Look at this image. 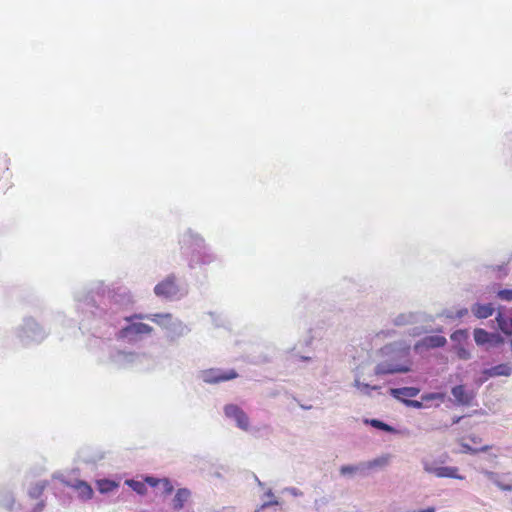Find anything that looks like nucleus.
<instances>
[{"mask_svg": "<svg viewBox=\"0 0 512 512\" xmlns=\"http://www.w3.org/2000/svg\"><path fill=\"white\" fill-rule=\"evenodd\" d=\"M381 354L389 359L380 362L375 368V374L386 375L406 372L409 370L407 366L408 348H398L395 345H386L380 350Z\"/></svg>", "mask_w": 512, "mask_h": 512, "instance_id": "1", "label": "nucleus"}, {"mask_svg": "<svg viewBox=\"0 0 512 512\" xmlns=\"http://www.w3.org/2000/svg\"><path fill=\"white\" fill-rule=\"evenodd\" d=\"M145 318H147V315L143 314H133L129 317H125V320L130 324L120 329L118 337L127 339L135 336L151 334L154 330L152 326L138 322V320H143Z\"/></svg>", "mask_w": 512, "mask_h": 512, "instance_id": "2", "label": "nucleus"}, {"mask_svg": "<svg viewBox=\"0 0 512 512\" xmlns=\"http://www.w3.org/2000/svg\"><path fill=\"white\" fill-rule=\"evenodd\" d=\"M475 343L478 346H486V350L499 347L504 344V337L497 332H488L483 328H475L473 331Z\"/></svg>", "mask_w": 512, "mask_h": 512, "instance_id": "3", "label": "nucleus"}, {"mask_svg": "<svg viewBox=\"0 0 512 512\" xmlns=\"http://www.w3.org/2000/svg\"><path fill=\"white\" fill-rule=\"evenodd\" d=\"M424 470L428 473L434 474L437 477L443 478H455V479H464L463 476L459 475L458 468L453 466H440L436 462H429L427 460L423 461Z\"/></svg>", "mask_w": 512, "mask_h": 512, "instance_id": "4", "label": "nucleus"}, {"mask_svg": "<svg viewBox=\"0 0 512 512\" xmlns=\"http://www.w3.org/2000/svg\"><path fill=\"white\" fill-rule=\"evenodd\" d=\"M238 377V373L233 370H221L211 368L203 371V380L209 384H217L224 381H229Z\"/></svg>", "mask_w": 512, "mask_h": 512, "instance_id": "5", "label": "nucleus"}, {"mask_svg": "<svg viewBox=\"0 0 512 512\" xmlns=\"http://www.w3.org/2000/svg\"><path fill=\"white\" fill-rule=\"evenodd\" d=\"M224 413L228 418L234 419L240 429L245 431L249 429V418L239 406L228 404L224 407Z\"/></svg>", "mask_w": 512, "mask_h": 512, "instance_id": "6", "label": "nucleus"}, {"mask_svg": "<svg viewBox=\"0 0 512 512\" xmlns=\"http://www.w3.org/2000/svg\"><path fill=\"white\" fill-rule=\"evenodd\" d=\"M154 292L159 297L170 298L178 293V286L174 275H169L166 279L158 283Z\"/></svg>", "mask_w": 512, "mask_h": 512, "instance_id": "7", "label": "nucleus"}, {"mask_svg": "<svg viewBox=\"0 0 512 512\" xmlns=\"http://www.w3.org/2000/svg\"><path fill=\"white\" fill-rule=\"evenodd\" d=\"M451 394L455 399V404L459 406H470L475 398L474 391L468 390L465 385L452 387Z\"/></svg>", "mask_w": 512, "mask_h": 512, "instance_id": "8", "label": "nucleus"}, {"mask_svg": "<svg viewBox=\"0 0 512 512\" xmlns=\"http://www.w3.org/2000/svg\"><path fill=\"white\" fill-rule=\"evenodd\" d=\"M390 394L407 405L416 406V400L413 399L416 397V388L414 387L392 388Z\"/></svg>", "mask_w": 512, "mask_h": 512, "instance_id": "9", "label": "nucleus"}, {"mask_svg": "<svg viewBox=\"0 0 512 512\" xmlns=\"http://www.w3.org/2000/svg\"><path fill=\"white\" fill-rule=\"evenodd\" d=\"M447 343V340L444 336L439 335H430L425 336L421 340L418 341V349L419 348H426V349H433V348H439L443 347Z\"/></svg>", "mask_w": 512, "mask_h": 512, "instance_id": "10", "label": "nucleus"}, {"mask_svg": "<svg viewBox=\"0 0 512 512\" xmlns=\"http://www.w3.org/2000/svg\"><path fill=\"white\" fill-rule=\"evenodd\" d=\"M486 378L497 376H510L512 374V365L510 363H501L491 368L484 369L482 372Z\"/></svg>", "mask_w": 512, "mask_h": 512, "instance_id": "11", "label": "nucleus"}, {"mask_svg": "<svg viewBox=\"0 0 512 512\" xmlns=\"http://www.w3.org/2000/svg\"><path fill=\"white\" fill-rule=\"evenodd\" d=\"M498 329L506 336L512 337V316H507L501 311L495 317Z\"/></svg>", "mask_w": 512, "mask_h": 512, "instance_id": "12", "label": "nucleus"}, {"mask_svg": "<svg viewBox=\"0 0 512 512\" xmlns=\"http://www.w3.org/2000/svg\"><path fill=\"white\" fill-rule=\"evenodd\" d=\"M495 311V308L493 304L487 303V304H481V303H475L471 307V312L473 315L478 319H486L493 315Z\"/></svg>", "mask_w": 512, "mask_h": 512, "instance_id": "13", "label": "nucleus"}, {"mask_svg": "<svg viewBox=\"0 0 512 512\" xmlns=\"http://www.w3.org/2000/svg\"><path fill=\"white\" fill-rule=\"evenodd\" d=\"M191 496V492L186 488L178 489L173 501H172V507L175 511H180L185 503L189 500Z\"/></svg>", "mask_w": 512, "mask_h": 512, "instance_id": "14", "label": "nucleus"}, {"mask_svg": "<svg viewBox=\"0 0 512 512\" xmlns=\"http://www.w3.org/2000/svg\"><path fill=\"white\" fill-rule=\"evenodd\" d=\"M444 400V394L442 393H428L424 394L421 397V401H418V409L422 407L432 406L433 401H437L435 406H439L441 402Z\"/></svg>", "mask_w": 512, "mask_h": 512, "instance_id": "15", "label": "nucleus"}, {"mask_svg": "<svg viewBox=\"0 0 512 512\" xmlns=\"http://www.w3.org/2000/svg\"><path fill=\"white\" fill-rule=\"evenodd\" d=\"M75 490L78 492L79 496L83 499H91L93 496V489L91 486L85 481H77L74 486Z\"/></svg>", "mask_w": 512, "mask_h": 512, "instance_id": "16", "label": "nucleus"}, {"mask_svg": "<svg viewBox=\"0 0 512 512\" xmlns=\"http://www.w3.org/2000/svg\"><path fill=\"white\" fill-rule=\"evenodd\" d=\"M147 319H150L152 322L156 323L159 326L167 327L172 321V314L156 313V314L147 316Z\"/></svg>", "mask_w": 512, "mask_h": 512, "instance_id": "17", "label": "nucleus"}, {"mask_svg": "<svg viewBox=\"0 0 512 512\" xmlns=\"http://www.w3.org/2000/svg\"><path fill=\"white\" fill-rule=\"evenodd\" d=\"M451 351L454 352L460 360H470L472 358V354L470 350L466 348L465 344H454L451 347Z\"/></svg>", "mask_w": 512, "mask_h": 512, "instance_id": "18", "label": "nucleus"}, {"mask_svg": "<svg viewBox=\"0 0 512 512\" xmlns=\"http://www.w3.org/2000/svg\"><path fill=\"white\" fill-rule=\"evenodd\" d=\"M450 339L455 344H465L468 343L469 340V332L467 329H458L455 330L451 335Z\"/></svg>", "mask_w": 512, "mask_h": 512, "instance_id": "19", "label": "nucleus"}, {"mask_svg": "<svg viewBox=\"0 0 512 512\" xmlns=\"http://www.w3.org/2000/svg\"><path fill=\"white\" fill-rule=\"evenodd\" d=\"M118 487V484L114 481L102 479L97 481V489L100 493H109L116 489Z\"/></svg>", "mask_w": 512, "mask_h": 512, "instance_id": "20", "label": "nucleus"}, {"mask_svg": "<svg viewBox=\"0 0 512 512\" xmlns=\"http://www.w3.org/2000/svg\"><path fill=\"white\" fill-rule=\"evenodd\" d=\"M126 484L129 485L135 492L140 495H143L147 492V487L145 482L136 481V480H127Z\"/></svg>", "mask_w": 512, "mask_h": 512, "instance_id": "21", "label": "nucleus"}, {"mask_svg": "<svg viewBox=\"0 0 512 512\" xmlns=\"http://www.w3.org/2000/svg\"><path fill=\"white\" fill-rule=\"evenodd\" d=\"M365 422L369 423L374 428H377V429H380V430H383L386 432H394L395 431V429L393 427H391L390 425H388L380 420H377V419L366 420Z\"/></svg>", "mask_w": 512, "mask_h": 512, "instance_id": "22", "label": "nucleus"}, {"mask_svg": "<svg viewBox=\"0 0 512 512\" xmlns=\"http://www.w3.org/2000/svg\"><path fill=\"white\" fill-rule=\"evenodd\" d=\"M45 490V484L44 483H36L34 486H32L29 490V496L32 499H39L43 492Z\"/></svg>", "mask_w": 512, "mask_h": 512, "instance_id": "23", "label": "nucleus"}, {"mask_svg": "<svg viewBox=\"0 0 512 512\" xmlns=\"http://www.w3.org/2000/svg\"><path fill=\"white\" fill-rule=\"evenodd\" d=\"M388 461H389V457L383 456V457H380V458L374 459L373 461L368 462L367 467L372 468V467H376V466H384L388 463Z\"/></svg>", "mask_w": 512, "mask_h": 512, "instance_id": "24", "label": "nucleus"}, {"mask_svg": "<svg viewBox=\"0 0 512 512\" xmlns=\"http://www.w3.org/2000/svg\"><path fill=\"white\" fill-rule=\"evenodd\" d=\"M497 296L503 301H512V289H501Z\"/></svg>", "mask_w": 512, "mask_h": 512, "instance_id": "25", "label": "nucleus"}, {"mask_svg": "<svg viewBox=\"0 0 512 512\" xmlns=\"http://www.w3.org/2000/svg\"><path fill=\"white\" fill-rule=\"evenodd\" d=\"M160 485L164 494H170L173 491V485L168 479H162Z\"/></svg>", "mask_w": 512, "mask_h": 512, "instance_id": "26", "label": "nucleus"}, {"mask_svg": "<svg viewBox=\"0 0 512 512\" xmlns=\"http://www.w3.org/2000/svg\"><path fill=\"white\" fill-rule=\"evenodd\" d=\"M486 450H487V447H482L481 449H479V451H486ZM462 451L464 453H468V454H476L478 452V449H475V448L471 447L470 445L463 443Z\"/></svg>", "mask_w": 512, "mask_h": 512, "instance_id": "27", "label": "nucleus"}, {"mask_svg": "<svg viewBox=\"0 0 512 512\" xmlns=\"http://www.w3.org/2000/svg\"><path fill=\"white\" fill-rule=\"evenodd\" d=\"M357 469H358V468H357L356 466L345 465V466H342V467L340 468V473H341L342 475L352 474V473L356 472V471H357Z\"/></svg>", "mask_w": 512, "mask_h": 512, "instance_id": "28", "label": "nucleus"}, {"mask_svg": "<svg viewBox=\"0 0 512 512\" xmlns=\"http://www.w3.org/2000/svg\"><path fill=\"white\" fill-rule=\"evenodd\" d=\"M162 479H157L154 477H146L145 484H149L151 487H156L160 485Z\"/></svg>", "mask_w": 512, "mask_h": 512, "instance_id": "29", "label": "nucleus"}, {"mask_svg": "<svg viewBox=\"0 0 512 512\" xmlns=\"http://www.w3.org/2000/svg\"><path fill=\"white\" fill-rule=\"evenodd\" d=\"M355 386H356L358 389L365 390V391H368L369 389H377V387H376V386H374V387H370L368 384L360 383L358 380H356V381H355Z\"/></svg>", "mask_w": 512, "mask_h": 512, "instance_id": "30", "label": "nucleus"}, {"mask_svg": "<svg viewBox=\"0 0 512 512\" xmlns=\"http://www.w3.org/2000/svg\"><path fill=\"white\" fill-rule=\"evenodd\" d=\"M45 504L43 501H40L37 503L36 507L33 509L32 512H41L44 508Z\"/></svg>", "mask_w": 512, "mask_h": 512, "instance_id": "31", "label": "nucleus"}, {"mask_svg": "<svg viewBox=\"0 0 512 512\" xmlns=\"http://www.w3.org/2000/svg\"><path fill=\"white\" fill-rule=\"evenodd\" d=\"M467 313H468L467 309H461L457 312L456 317L460 319V318L464 317Z\"/></svg>", "mask_w": 512, "mask_h": 512, "instance_id": "32", "label": "nucleus"}, {"mask_svg": "<svg viewBox=\"0 0 512 512\" xmlns=\"http://www.w3.org/2000/svg\"><path fill=\"white\" fill-rule=\"evenodd\" d=\"M464 416H454L452 418V425H456L460 423V421L463 419Z\"/></svg>", "mask_w": 512, "mask_h": 512, "instance_id": "33", "label": "nucleus"}, {"mask_svg": "<svg viewBox=\"0 0 512 512\" xmlns=\"http://www.w3.org/2000/svg\"><path fill=\"white\" fill-rule=\"evenodd\" d=\"M418 512H435L434 507H428L426 509H418Z\"/></svg>", "mask_w": 512, "mask_h": 512, "instance_id": "34", "label": "nucleus"}, {"mask_svg": "<svg viewBox=\"0 0 512 512\" xmlns=\"http://www.w3.org/2000/svg\"><path fill=\"white\" fill-rule=\"evenodd\" d=\"M200 262L197 260H194V259H191L190 261V267H194L195 265L199 264Z\"/></svg>", "mask_w": 512, "mask_h": 512, "instance_id": "35", "label": "nucleus"}, {"mask_svg": "<svg viewBox=\"0 0 512 512\" xmlns=\"http://www.w3.org/2000/svg\"><path fill=\"white\" fill-rule=\"evenodd\" d=\"M509 344H510V348L512 350V338L510 339Z\"/></svg>", "mask_w": 512, "mask_h": 512, "instance_id": "36", "label": "nucleus"}]
</instances>
